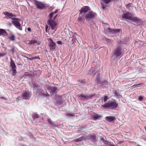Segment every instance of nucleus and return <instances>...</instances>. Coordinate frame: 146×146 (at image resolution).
Wrapping results in <instances>:
<instances>
[{"instance_id": "1", "label": "nucleus", "mask_w": 146, "mask_h": 146, "mask_svg": "<svg viewBox=\"0 0 146 146\" xmlns=\"http://www.w3.org/2000/svg\"><path fill=\"white\" fill-rule=\"evenodd\" d=\"M122 18L128 23H130L129 20L136 23H139L141 21L140 18L136 16H133L132 13L129 12H126L122 14Z\"/></svg>"}, {"instance_id": "2", "label": "nucleus", "mask_w": 146, "mask_h": 146, "mask_svg": "<svg viewBox=\"0 0 146 146\" xmlns=\"http://www.w3.org/2000/svg\"><path fill=\"white\" fill-rule=\"evenodd\" d=\"M118 105V103L116 102L115 100H114L113 101H109L107 103L102 105L101 108L114 110L117 108Z\"/></svg>"}, {"instance_id": "3", "label": "nucleus", "mask_w": 146, "mask_h": 146, "mask_svg": "<svg viewBox=\"0 0 146 146\" xmlns=\"http://www.w3.org/2000/svg\"><path fill=\"white\" fill-rule=\"evenodd\" d=\"M96 136L93 135H88L86 136H83L81 137L76 139V141L78 142L83 140H90L91 141L94 142L96 139Z\"/></svg>"}, {"instance_id": "4", "label": "nucleus", "mask_w": 146, "mask_h": 146, "mask_svg": "<svg viewBox=\"0 0 146 146\" xmlns=\"http://www.w3.org/2000/svg\"><path fill=\"white\" fill-rule=\"evenodd\" d=\"M112 54L115 58L117 59L122 54L121 47L118 46L113 49L112 51Z\"/></svg>"}, {"instance_id": "5", "label": "nucleus", "mask_w": 146, "mask_h": 146, "mask_svg": "<svg viewBox=\"0 0 146 146\" xmlns=\"http://www.w3.org/2000/svg\"><path fill=\"white\" fill-rule=\"evenodd\" d=\"M97 16V14L92 11H89L85 16V19L87 21H90L94 19Z\"/></svg>"}, {"instance_id": "6", "label": "nucleus", "mask_w": 146, "mask_h": 146, "mask_svg": "<svg viewBox=\"0 0 146 146\" xmlns=\"http://www.w3.org/2000/svg\"><path fill=\"white\" fill-rule=\"evenodd\" d=\"M62 96H56L55 97V101L54 104L58 108H60L62 106V104L63 103Z\"/></svg>"}, {"instance_id": "7", "label": "nucleus", "mask_w": 146, "mask_h": 146, "mask_svg": "<svg viewBox=\"0 0 146 146\" xmlns=\"http://www.w3.org/2000/svg\"><path fill=\"white\" fill-rule=\"evenodd\" d=\"M94 96L93 95H87L82 94H78L77 95L78 97L82 101L92 99Z\"/></svg>"}, {"instance_id": "8", "label": "nucleus", "mask_w": 146, "mask_h": 146, "mask_svg": "<svg viewBox=\"0 0 146 146\" xmlns=\"http://www.w3.org/2000/svg\"><path fill=\"white\" fill-rule=\"evenodd\" d=\"M34 90H35L36 92L39 93V95L42 97H45L46 96H49V95L48 93L46 92V94L43 93L42 92L40 88V86H37L35 84H34L33 86Z\"/></svg>"}, {"instance_id": "9", "label": "nucleus", "mask_w": 146, "mask_h": 146, "mask_svg": "<svg viewBox=\"0 0 146 146\" xmlns=\"http://www.w3.org/2000/svg\"><path fill=\"white\" fill-rule=\"evenodd\" d=\"M47 24L51 27L52 30H54L57 25L56 23L54 20L51 19H49L47 21Z\"/></svg>"}, {"instance_id": "10", "label": "nucleus", "mask_w": 146, "mask_h": 146, "mask_svg": "<svg viewBox=\"0 0 146 146\" xmlns=\"http://www.w3.org/2000/svg\"><path fill=\"white\" fill-rule=\"evenodd\" d=\"M91 10L90 8L88 6H85L82 7L79 11L80 14L82 15V13H85Z\"/></svg>"}, {"instance_id": "11", "label": "nucleus", "mask_w": 146, "mask_h": 146, "mask_svg": "<svg viewBox=\"0 0 146 146\" xmlns=\"http://www.w3.org/2000/svg\"><path fill=\"white\" fill-rule=\"evenodd\" d=\"M35 4L39 9H42L45 7V5L44 3L36 0H35Z\"/></svg>"}, {"instance_id": "12", "label": "nucleus", "mask_w": 146, "mask_h": 146, "mask_svg": "<svg viewBox=\"0 0 146 146\" xmlns=\"http://www.w3.org/2000/svg\"><path fill=\"white\" fill-rule=\"evenodd\" d=\"M64 36L66 37V38L64 39V40L67 41H69V40L70 39V37L71 36V34L70 33L69 30L68 29H64Z\"/></svg>"}, {"instance_id": "13", "label": "nucleus", "mask_w": 146, "mask_h": 146, "mask_svg": "<svg viewBox=\"0 0 146 146\" xmlns=\"http://www.w3.org/2000/svg\"><path fill=\"white\" fill-rule=\"evenodd\" d=\"M21 20H19L17 21H12V23L13 25L18 29L20 30H22V28L21 27V25L19 23V21Z\"/></svg>"}, {"instance_id": "14", "label": "nucleus", "mask_w": 146, "mask_h": 146, "mask_svg": "<svg viewBox=\"0 0 146 146\" xmlns=\"http://www.w3.org/2000/svg\"><path fill=\"white\" fill-rule=\"evenodd\" d=\"M48 89L53 95L56 94L58 92L57 88L55 87L49 86Z\"/></svg>"}, {"instance_id": "15", "label": "nucleus", "mask_w": 146, "mask_h": 146, "mask_svg": "<svg viewBox=\"0 0 146 146\" xmlns=\"http://www.w3.org/2000/svg\"><path fill=\"white\" fill-rule=\"evenodd\" d=\"M31 96V94L30 92H24L22 94V97L23 99H29Z\"/></svg>"}, {"instance_id": "16", "label": "nucleus", "mask_w": 146, "mask_h": 146, "mask_svg": "<svg viewBox=\"0 0 146 146\" xmlns=\"http://www.w3.org/2000/svg\"><path fill=\"white\" fill-rule=\"evenodd\" d=\"M107 31L109 33H111L112 34H114L119 32L120 31V29H117L115 30H114L113 29H111L109 27L107 29Z\"/></svg>"}, {"instance_id": "17", "label": "nucleus", "mask_w": 146, "mask_h": 146, "mask_svg": "<svg viewBox=\"0 0 146 146\" xmlns=\"http://www.w3.org/2000/svg\"><path fill=\"white\" fill-rule=\"evenodd\" d=\"M81 15L79 14V17L77 19V21L78 22L80 23H83L84 20L85 16L84 15Z\"/></svg>"}, {"instance_id": "18", "label": "nucleus", "mask_w": 146, "mask_h": 146, "mask_svg": "<svg viewBox=\"0 0 146 146\" xmlns=\"http://www.w3.org/2000/svg\"><path fill=\"white\" fill-rule=\"evenodd\" d=\"M3 13L6 16V18L8 17L11 19L12 17L16 16L15 15H13L12 13L7 12H5Z\"/></svg>"}, {"instance_id": "19", "label": "nucleus", "mask_w": 146, "mask_h": 146, "mask_svg": "<svg viewBox=\"0 0 146 146\" xmlns=\"http://www.w3.org/2000/svg\"><path fill=\"white\" fill-rule=\"evenodd\" d=\"M92 117L94 120L100 119L102 117V115L95 113L92 115Z\"/></svg>"}, {"instance_id": "20", "label": "nucleus", "mask_w": 146, "mask_h": 146, "mask_svg": "<svg viewBox=\"0 0 146 146\" xmlns=\"http://www.w3.org/2000/svg\"><path fill=\"white\" fill-rule=\"evenodd\" d=\"M96 73L95 69L92 67H91L89 70L88 74L92 75H94Z\"/></svg>"}, {"instance_id": "21", "label": "nucleus", "mask_w": 146, "mask_h": 146, "mask_svg": "<svg viewBox=\"0 0 146 146\" xmlns=\"http://www.w3.org/2000/svg\"><path fill=\"white\" fill-rule=\"evenodd\" d=\"M101 82V80L100 79V74H97L96 78V82L97 84H100Z\"/></svg>"}, {"instance_id": "22", "label": "nucleus", "mask_w": 146, "mask_h": 146, "mask_svg": "<svg viewBox=\"0 0 146 146\" xmlns=\"http://www.w3.org/2000/svg\"><path fill=\"white\" fill-rule=\"evenodd\" d=\"M10 66L12 69H15L16 68V66L15 64L11 58Z\"/></svg>"}, {"instance_id": "23", "label": "nucleus", "mask_w": 146, "mask_h": 146, "mask_svg": "<svg viewBox=\"0 0 146 146\" xmlns=\"http://www.w3.org/2000/svg\"><path fill=\"white\" fill-rule=\"evenodd\" d=\"M106 119L109 122H111L114 120V118L112 116H108L106 117Z\"/></svg>"}, {"instance_id": "24", "label": "nucleus", "mask_w": 146, "mask_h": 146, "mask_svg": "<svg viewBox=\"0 0 146 146\" xmlns=\"http://www.w3.org/2000/svg\"><path fill=\"white\" fill-rule=\"evenodd\" d=\"M70 39L69 40V39H68V40H69V41H71V42L72 43H74V42H75L76 41V37L75 36H72V37L71 36H70Z\"/></svg>"}, {"instance_id": "25", "label": "nucleus", "mask_w": 146, "mask_h": 146, "mask_svg": "<svg viewBox=\"0 0 146 146\" xmlns=\"http://www.w3.org/2000/svg\"><path fill=\"white\" fill-rule=\"evenodd\" d=\"M55 43L53 42L52 40L51 39H50L49 42V46L54 47V46H55Z\"/></svg>"}, {"instance_id": "26", "label": "nucleus", "mask_w": 146, "mask_h": 146, "mask_svg": "<svg viewBox=\"0 0 146 146\" xmlns=\"http://www.w3.org/2000/svg\"><path fill=\"white\" fill-rule=\"evenodd\" d=\"M4 34L7 35V33L4 29H0V35H4Z\"/></svg>"}, {"instance_id": "27", "label": "nucleus", "mask_w": 146, "mask_h": 146, "mask_svg": "<svg viewBox=\"0 0 146 146\" xmlns=\"http://www.w3.org/2000/svg\"><path fill=\"white\" fill-rule=\"evenodd\" d=\"M100 140L105 144H107L108 141L106 140V138L105 137H104L100 139Z\"/></svg>"}, {"instance_id": "28", "label": "nucleus", "mask_w": 146, "mask_h": 146, "mask_svg": "<svg viewBox=\"0 0 146 146\" xmlns=\"http://www.w3.org/2000/svg\"><path fill=\"white\" fill-rule=\"evenodd\" d=\"M111 1V0H102V2L104 4L107 5Z\"/></svg>"}, {"instance_id": "29", "label": "nucleus", "mask_w": 146, "mask_h": 146, "mask_svg": "<svg viewBox=\"0 0 146 146\" xmlns=\"http://www.w3.org/2000/svg\"><path fill=\"white\" fill-rule=\"evenodd\" d=\"M86 83L85 81L84 80H82L81 82L79 83V86L81 87H82Z\"/></svg>"}, {"instance_id": "30", "label": "nucleus", "mask_w": 146, "mask_h": 146, "mask_svg": "<svg viewBox=\"0 0 146 146\" xmlns=\"http://www.w3.org/2000/svg\"><path fill=\"white\" fill-rule=\"evenodd\" d=\"M47 121L48 122V123L51 125H53L54 122L52 121L51 119L50 118H48L47 120Z\"/></svg>"}, {"instance_id": "31", "label": "nucleus", "mask_w": 146, "mask_h": 146, "mask_svg": "<svg viewBox=\"0 0 146 146\" xmlns=\"http://www.w3.org/2000/svg\"><path fill=\"white\" fill-rule=\"evenodd\" d=\"M101 5L102 9L103 10H104L105 9L106 7H108V6L105 4H104L103 3L101 2Z\"/></svg>"}, {"instance_id": "32", "label": "nucleus", "mask_w": 146, "mask_h": 146, "mask_svg": "<svg viewBox=\"0 0 146 146\" xmlns=\"http://www.w3.org/2000/svg\"><path fill=\"white\" fill-rule=\"evenodd\" d=\"M113 93L114 94L115 96L117 97H119L121 96L116 91L114 92H113Z\"/></svg>"}, {"instance_id": "33", "label": "nucleus", "mask_w": 146, "mask_h": 146, "mask_svg": "<svg viewBox=\"0 0 146 146\" xmlns=\"http://www.w3.org/2000/svg\"><path fill=\"white\" fill-rule=\"evenodd\" d=\"M39 116L36 113H35L33 115V119H34L38 118Z\"/></svg>"}, {"instance_id": "34", "label": "nucleus", "mask_w": 146, "mask_h": 146, "mask_svg": "<svg viewBox=\"0 0 146 146\" xmlns=\"http://www.w3.org/2000/svg\"><path fill=\"white\" fill-rule=\"evenodd\" d=\"M107 82L106 80H104L103 81L101 82L100 84L101 85H105L107 84Z\"/></svg>"}, {"instance_id": "35", "label": "nucleus", "mask_w": 146, "mask_h": 146, "mask_svg": "<svg viewBox=\"0 0 146 146\" xmlns=\"http://www.w3.org/2000/svg\"><path fill=\"white\" fill-rule=\"evenodd\" d=\"M65 115L68 118H70L73 116V114L70 113H67L65 114Z\"/></svg>"}, {"instance_id": "36", "label": "nucleus", "mask_w": 146, "mask_h": 146, "mask_svg": "<svg viewBox=\"0 0 146 146\" xmlns=\"http://www.w3.org/2000/svg\"><path fill=\"white\" fill-rule=\"evenodd\" d=\"M132 5V4L131 3H129L126 5V8L129 10V7H131Z\"/></svg>"}, {"instance_id": "37", "label": "nucleus", "mask_w": 146, "mask_h": 146, "mask_svg": "<svg viewBox=\"0 0 146 146\" xmlns=\"http://www.w3.org/2000/svg\"><path fill=\"white\" fill-rule=\"evenodd\" d=\"M102 98L104 102H106L108 99V97L106 96H104Z\"/></svg>"}, {"instance_id": "38", "label": "nucleus", "mask_w": 146, "mask_h": 146, "mask_svg": "<svg viewBox=\"0 0 146 146\" xmlns=\"http://www.w3.org/2000/svg\"><path fill=\"white\" fill-rule=\"evenodd\" d=\"M37 41L36 40H31L30 41L29 44H34L35 43H37Z\"/></svg>"}, {"instance_id": "39", "label": "nucleus", "mask_w": 146, "mask_h": 146, "mask_svg": "<svg viewBox=\"0 0 146 146\" xmlns=\"http://www.w3.org/2000/svg\"><path fill=\"white\" fill-rule=\"evenodd\" d=\"M12 41H14L15 40V36L13 35H11L9 38Z\"/></svg>"}, {"instance_id": "40", "label": "nucleus", "mask_w": 146, "mask_h": 146, "mask_svg": "<svg viewBox=\"0 0 146 146\" xmlns=\"http://www.w3.org/2000/svg\"><path fill=\"white\" fill-rule=\"evenodd\" d=\"M13 71L12 74L13 76H15L16 74L17 71L16 68L12 69Z\"/></svg>"}, {"instance_id": "41", "label": "nucleus", "mask_w": 146, "mask_h": 146, "mask_svg": "<svg viewBox=\"0 0 146 146\" xmlns=\"http://www.w3.org/2000/svg\"><path fill=\"white\" fill-rule=\"evenodd\" d=\"M138 99L140 101H142L143 99V97L141 96H140L138 97Z\"/></svg>"}, {"instance_id": "42", "label": "nucleus", "mask_w": 146, "mask_h": 146, "mask_svg": "<svg viewBox=\"0 0 146 146\" xmlns=\"http://www.w3.org/2000/svg\"><path fill=\"white\" fill-rule=\"evenodd\" d=\"M11 19L14 20V21H17L19 20H21L20 19L16 18H11Z\"/></svg>"}, {"instance_id": "43", "label": "nucleus", "mask_w": 146, "mask_h": 146, "mask_svg": "<svg viewBox=\"0 0 146 146\" xmlns=\"http://www.w3.org/2000/svg\"><path fill=\"white\" fill-rule=\"evenodd\" d=\"M110 146H115L113 143L108 142L107 144Z\"/></svg>"}, {"instance_id": "44", "label": "nucleus", "mask_w": 146, "mask_h": 146, "mask_svg": "<svg viewBox=\"0 0 146 146\" xmlns=\"http://www.w3.org/2000/svg\"><path fill=\"white\" fill-rule=\"evenodd\" d=\"M57 43L58 44H63V42L60 40H59L57 41Z\"/></svg>"}, {"instance_id": "45", "label": "nucleus", "mask_w": 146, "mask_h": 146, "mask_svg": "<svg viewBox=\"0 0 146 146\" xmlns=\"http://www.w3.org/2000/svg\"><path fill=\"white\" fill-rule=\"evenodd\" d=\"M54 13V12H52L50 14L49 16L50 18H52Z\"/></svg>"}, {"instance_id": "46", "label": "nucleus", "mask_w": 146, "mask_h": 146, "mask_svg": "<svg viewBox=\"0 0 146 146\" xmlns=\"http://www.w3.org/2000/svg\"><path fill=\"white\" fill-rule=\"evenodd\" d=\"M50 47V50L51 51H54L55 49V47L54 46V47Z\"/></svg>"}, {"instance_id": "47", "label": "nucleus", "mask_w": 146, "mask_h": 146, "mask_svg": "<svg viewBox=\"0 0 146 146\" xmlns=\"http://www.w3.org/2000/svg\"><path fill=\"white\" fill-rule=\"evenodd\" d=\"M25 76H29L30 75V74L28 73L27 72H25Z\"/></svg>"}, {"instance_id": "48", "label": "nucleus", "mask_w": 146, "mask_h": 146, "mask_svg": "<svg viewBox=\"0 0 146 146\" xmlns=\"http://www.w3.org/2000/svg\"><path fill=\"white\" fill-rule=\"evenodd\" d=\"M5 53H0V58L1 57H3L4 56L6 55Z\"/></svg>"}, {"instance_id": "49", "label": "nucleus", "mask_w": 146, "mask_h": 146, "mask_svg": "<svg viewBox=\"0 0 146 146\" xmlns=\"http://www.w3.org/2000/svg\"><path fill=\"white\" fill-rule=\"evenodd\" d=\"M11 52L13 53L15 51V49L14 47H13L12 49H11Z\"/></svg>"}, {"instance_id": "50", "label": "nucleus", "mask_w": 146, "mask_h": 146, "mask_svg": "<svg viewBox=\"0 0 146 146\" xmlns=\"http://www.w3.org/2000/svg\"><path fill=\"white\" fill-rule=\"evenodd\" d=\"M33 59H40V58H39V57L38 56H35V57L33 58Z\"/></svg>"}, {"instance_id": "51", "label": "nucleus", "mask_w": 146, "mask_h": 146, "mask_svg": "<svg viewBox=\"0 0 146 146\" xmlns=\"http://www.w3.org/2000/svg\"><path fill=\"white\" fill-rule=\"evenodd\" d=\"M27 30L29 32H31V29L30 27H28L27 28Z\"/></svg>"}, {"instance_id": "52", "label": "nucleus", "mask_w": 146, "mask_h": 146, "mask_svg": "<svg viewBox=\"0 0 146 146\" xmlns=\"http://www.w3.org/2000/svg\"><path fill=\"white\" fill-rule=\"evenodd\" d=\"M0 98L1 99H2L3 100H6V98H4L3 97H1Z\"/></svg>"}, {"instance_id": "53", "label": "nucleus", "mask_w": 146, "mask_h": 146, "mask_svg": "<svg viewBox=\"0 0 146 146\" xmlns=\"http://www.w3.org/2000/svg\"><path fill=\"white\" fill-rule=\"evenodd\" d=\"M23 56L25 58H27V59H28L29 60H31V59H30V58H29L27 57V56Z\"/></svg>"}, {"instance_id": "54", "label": "nucleus", "mask_w": 146, "mask_h": 146, "mask_svg": "<svg viewBox=\"0 0 146 146\" xmlns=\"http://www.w3.org/2000/svg\"><path fill=\"white\" fill-rule=\"evenodd\" d=\"M123 143V141H119V143Z\"/></svg>"}, {"instance_id": "55", "label": "nucleus", "mask_w": 146, "mask_h": 146, "mask_svg": "<svg viewBox=\"0 0 146 146\" xmlns=\"http://www.w3.org/2000/svg\"><path fill=\"white\" fill-rule=\"evenodd\" d=\"M57 16V15H55V16L54 17V19H53V20H54V19H56V17Z\"/></svg>"}, {"instance_id": "56", "label": "nucleus", "mask_w": 146, "mask_h": 146, "mask_svg": "<svg viewBox=\"0 0 146 146\" xmlns=\"http://www.w3.org/2000/svg\"><path fill=\"white\" fill-rule=\"evenodd\" d=\"M146 43H143V46H146Z\"/></svg>"}, {"instance_id": "57", "label": "nucleus", "mask_w": 146, "mask_h": 146, "mask_svg": "<svg viewBox=\"0 0 146 146\" xmlns=\"http://www.w3.org/2000/svg\"><path fill=\"white\" fill-rule=\"evenodd\" d=\"M47 25H46V30H47Z\"/></svg>"}, {"instance_id": "58", "label": "nucleus", "mask_w": 146, "mask_h": 146, "mask_svg": "<svg viewBox=\"0 0 146 146\" xmlns=\"http://www.w3.org/2000/svg\"><path fill=\"white\" fill-rule=\"evenodd\" d=\"M111 0L112 1H117V0Z\"/></svg>"}, {"instance_id": "59", "label": "nucleus", "mask_w": 146, "mask_h": 146, "mask_svg": "<svg viewBox=\"0 0 146 146\" xmlns=\"http://www.w3.org/2000/svg\"><path fill=\"white\" fill-rule=\"evenodd\" d=\"M145 130H146V126L145 127Z\"/></svg>"}]
</instances>
